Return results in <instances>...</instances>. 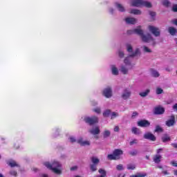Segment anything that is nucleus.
I'll return each instance as SVG.
<instances>
[{
  "instance_id": "nucleus-8",
  "label": "nucleus",
  "mask_w": 177,
  "mask_h": 177,
  "mask_svg": "<svg viewBox=\"0 0 177 177\" xmlns=\"http://www.w3.org/2000/svg\"><path fill=\"white\" fill-rule=\"evenodd\" d=\"M130 5L136 8H142V0H130Z\"/></svg>"
},
{
  "instance_id": "nucleus-60",
  "label": "nucleus",
  "mask_w": 177,
  "mask_h": 177,
  "mask_svg": "<svg viewBox=\"0 0 177 177\" xmlns=\"http://www.w3.org/2000/svg\"><path fill=\"white\" fill-rule=\"evenodd\" d=\"M109 12H110V13H113V8H110Z\"/></svg>"
},
{
  "instance_id": "nucleus-51",
  "label": "nucleus",
  "mask_w": 177,
  "mask_h": 177,
  "mask_svg": "<svg viewBox=\"0 0 177 177\" xmlns=\"http://www.w3.org/2000/svg\"><path fill=\"white\" fill-rule=\"evenodd\" d=\"M77 169H78V167L77 166H73L71 167V171H77Z\"/></svg>"
},
{
  "instance_id": "nucleus-23",
  "label": "nucleus",
  "mask_w": 177,
  "mask_h": 177,
  "mask_svg": "<svg viewBox=\"0 0 177 177\" xmlns=\"http://www.w3.org/2000/svg\"><path fill=\"white\" fill-rule=\"evenodd\" d=\"M168 32H169L170 35H176L177 30L174 27H169Z\"/></svg>"
},
{
  "instance_id": "nucleus-2",
  "label": "nucleus",
  "mask_w": 177,
  "mask_h": 177,
  "mask_svg": "<svg viewBox=\"0 0 177 177\" xmlns=\"http://www.w3.org/2000/svg\"><path fill=\"white\" fill-rule=\"evenodd\" d=\"M44 165L45 167H46V168L53 171L54 174H56L57 175L62 174V165L60 164V162L54 160L52 165H50L49 162H44Z\"/></svg>"
},
{
  "instance_id": "nucleus-61",
  "label": "nucleus",
  "mask_w": 177,
  "mask_h": 177,
  "mask_svg": "<svg viewBox=\"0 0 177 177\" xmlns=\"http://www.w3.org/2000/svg\"><path fill=\"white\" fill-rule=\"evenodd\" d=\"M42 177H48V174H43Z\"/></svg>"
},
{
  "instance_id": "nucleus-53",
  "label": "nucleus",
  "mask_w": 177,
  "mask_h": 177,
  "mask_svg": "<svg viewBox=\"0 0 177 177\" xmlns=\"http://www.w3.org/2000/svg\"><path fill=\"white\" fill-rule=\"evenodd\" d=\"M137 153H138V151H131V152L130 153V154H131V156H136V154H137Z\"/></svg>"
},
{
  "instance_id": "nucleus-4",
  "label": "nucleus",
  "mask_w": 177,
  "mask_h": 177,
  "mask_svg": "<svg viewBox=\"0 0 177 177\" xmlns=\"http://www.w3.org/2000/svg\"><path fill=\"white\" fill-rule=\"evenodd\" d=\"M148 30L149 32H151L154 37H160V35L161 34V31L160 30V28L154 26L149 25L148 26Z\"/></svg>"
},
{
  "instance_id": "nucleus-10",
  "label": "nucleus",
  "mask_w": 177,
  "mask_h": 177,
  "mask_svg": "<svg viewBox=\"0 0 177 177\" xmlns=\"http://www.w3.org/2000/svg\"><path fill=\"white\" fill-rule=\"evenodd\" d=\"M141 8H147L150 9V8H153V4H151V2L150 1L141 0Z\"/></svg>"
},
{
  "instance_id": "nucleus-29",
  "label": "nucleus",
  "mask_w": 177,
  "mask_h": 177,
  "mask_svg": "<svg viewBox=\"0 0 177 177\" xmlns=\"http://www.w3.org/2000/svg\"><path fill=\"white\" fill-rule=\"evenodd\" d=\"M8 165H10V167H11L12 168H13V167H19V165L15 160H10V162H8Z\"/></svg>"
},
{
  "instance_id": "nucleus-44",
  "label": "nucleus",
  "mask_w": 177,
  "mask_h": 177,
  "mask_svg": "<svg viewBox=\"0 0 177 177\" xmlns=\"http://www.w3.org/2000/svg\"><path fill=\"white\" fill-rule=\"evenodd\" d=\"M135 168H136V167L135 166V165H127V169H135Z\"/></svg>"
},
{
  "instance_id": "nucleus-59",
  "label": "nucleus",
  "mask_w": 177,
  "mask_h": 177,
  "mask_svg": "<svg viewBox=\"0 0 177 177\" xmlns=\"http://www.w3.org/2000/svg\"><path fill=\"white\" fill-rule=\"evenodd\" d=\"M161 151H162V149H159L157 150V153H161Z\"/></svg>"
},
{
  "instance_id": "nucleus-20",
  "label": "nucleus",
  "mask_w": 177,
  "mask_h": 177,
  "mask_svg": "<svg viewBox=\"0 0 177 177\" xmlns=\"http://www.w3.org/2000/svg\"><path fill=\"white\" fill-rule=\"evenodd\" d=\"M130 13L131 15H136L137 16H140V15H142V10H138V9H132L130 11Z\"/></svg>"
},
{
  "instance_id": "nucleus-64",
  "label": "nucleus",
  "mask_w": 177,
  "mask_h": 177,
  "mask_svg": "<svg viewBox=\"0 0 177 177\" xmlns=\"http://www.w3.org/2000/svg\"><path fill=\"white\" fill-rule=\"evenodd\" d=\"M164 174H165V175H167V171H165Z\"/></svg>"
},
{
  "instance_id": "nucleus-47",
  "label": "nucleus",
  "mask_w": 177,
  "mask_h": 177,
  "mask_svg": "<svg viewBox=\"0 0 177 177\" xmlns=\"http://www.w3.org/2000/svg\"><path fill=\"white\" fill-rule=\"evenodd\" d=\"M93 111H95V113L97 114H100V108H95L93 109Z\"/></svg>"
},
{
  "instance_id": "nucleus-36",
  "label": "nucleus",
  "mask_w": 177,
  "mask_h": 177,
  "mask_svg": "<svg viewBox=\"0 0 177 177\" xmlns=\"http://www.w3.org/2000/svg\"><path fill=\"white\" fill-rule=\"evenodd\" d=\"M110 113H111V111L110 110H106L105 111H104L103 113V115L104 117H109V115H110Z\"/></svg>"
},
{
  "instance_id": "nucleus-28",
  "label": "nucleus",
  "mask_w": 177,
  "mask_h": 177,
  "mask_svg": "<svg viewBox=\"0 0 177 177\" xmlns=\"http://www.w3.org/2000/svg\"><path fill=\"white\" fill-rule=\"evenodd\" d=\"M99 174H100V176H98L97 177H106V171L102 169H100L98 170Z\"/></svg>"
},
{
  "instance_id": "nucleus-32",
  "label": "nucleus",
  "mask_w": 177,
  "mask_h": 177,
  "mask_svg": "<svg viewBox=\"0 0 177 177\" xmlns=\"http://www.w3.org/2000/svg\"><path fill=\"white\" fill-rule=\"evenodd\" d=\"M90 169L92 171V172H95V171H97V165L91 164L90 165Z\"/></svg>"
},
{
  "instance_id": "nucleus-15",
  "label": "nucleus",
  "mask_w": 177,
  "mask_h": 177,
  "mask_svg": "<svg viewBox=\"0 0 177 177\" xmlns=\"http://www.w3.org/2000/svg\"><path fill=\"white\" fill-rule=\"evenodd\" d=\"M122 150L121 149H115L113 151V155L115 156V158H116V160H120L121 156H122Z\"/></svg>"
},
{
  "instance_id": "nucleus-45",
  "label": "nucleus",
  "mask_w": 177,
  "mask_h": 177,
  "mask_svg": "<svg viewBox=\"0 0 177 177\" xmlns=\"http://www.w3.org/2000/svg\"><path fill=\"white\" fill-rule=\"evenodd\" d=\"M124 52L122 51V50H119L118 52V55H119V57H120L121 59H122V57H124Z\"/></svg>"
},
{
  "instance_id": "nucleus-21",
  "label": "nucleus",
  "mask_w": 177,
  "mask_h": 177,
  "mask_svg": "<svg viewBox=\"0 0 177 177\" xmlns=\"http://www.w3.org/2000/svg\"><path fill=\"white\" fill-rule=\"evenodd\" d=\"M110 135H111V131H110V130L109 129L104 130L102 133L103 138H104L105 139L107 138H110Z\"/></svg>"
},
{
  "instance_id": "nucleus-43",
  "label": "nucleus",
  "mask_w": 177,
  "mask_h": 177,
  "mask_svg": "<svg viewBox=\"0 0 177 177\" xmlns=\"http://www.w3.org/2000/svg\"><path fill=\"white\" fill-rule=\"evenodd\" d=\"M138 141L136 139L133 140L131 142H130V146H133V145H138Z\"/></svg>"
},
{
  "instance_id": "nucleus-40",
  "label": "nucleus",
  "mask_w": 177,
  "mask_h": 177,
  "mask_svg": "<svg viewBox=\"0 0 177 177\" xmlns=\"http://www.w3.org/2000/svg\"><path fill=\"white\" fill-rule=\"evenodd\" d=\"M162 92H164L162 88H156V94L157 95H161V93H162Z\"/></svg>"
},
{
  "instance_id": "nucleus-56",
  "label": "nucleus",
  "mask_w": 177,
  "mask_h": 177,
  "mask_svg": "<svg viewBox=\"0 0 177 177\" xmlns=\"http://www.w3.org/2000/svg\"><path fill=\"white\" fill-rule=\"evenodd\" d=\"M136 115H138V113L133 112L132 115V118H133V117H136Z\"/></svg>"
},
{
  "instance_id": "nucleus-33",
  "label": "nucleus",
  "mask_w": 177,
  "mask_h": 177,
  "mask_svg": "<svg viewBox=\"0 0 177 177\" xmlns=\"http://www.w3.org/2000/svg\"><path fill=\"white\" fill-rule=\"evenodd\" d=\"M162 142H169V140H171V138H169V136L165 135L162 138Z\"/></svg>"
},
{
  "instance_id": "nucleus-14",
  "label": "nucleus",
  "mask_w": 177,
  "mask_h": 177,
  "mask_svg": "<svg viewBox=\"0 0 177 177\" xmlns=\"http://www.w3.org/2000/svg\"><path fill=\"white\" fill-rule=\"evenodd\" d=\"M145 139H148L149 140H152V142H155L156 140V136L153 135L151 133H146L144 135Z\"/></svg>"
},
{
  "instance_id": "nucleus-39",
  "label": "nucleus",
  "mask_w": 177,
  "mask_h": 177,
  "mask_svg": "<svg viewBox=\"0 0 177 177\" xmlns=\"http://www.w3.org/2000/svg\"><path fill=\"white\" fill-rule=\"evenodd\" d=\"M108 159L109 160H117L115 156H114V153L108 155Z\"/></svg>"
},
{
  "instance_id": "nucleus-1",
  "label": "nucleus",
  "mask_w": 177,
  "mask_h": 177,
  "mask_svg": "<svg viewBox=\"0 0 177 177\" xmlns=\"http://www.w3.org/2000/svg\"><path fill=\"white\" fill-rule=\"evenodd\" d=\"M127 34H138V35L141 37L142 42H146L147 44H149V42H152V45H156V41L154 40V38H153V36H151L150 33H143V30H142L140 26L137 27L133 30H128Z\"/></svg>"
},
{
  "instance_id": "nucleus-22",
  "label": "nucleus",
  "mask_w": 177,
  "mask_h": 177,
  "mask_svg": "<svg viewBox=\"0 0 177 177\" xmlns=\"http://www.w3.org/2000/svg\"><path fill=\"white\" fill-rule=\"evenodd\" d=\"M115 8L119 10V12H125V8L120 3H116L115 4Z\"/></svg>"
},
{
  "instance_id": "nucleus-54",
  "label": "nucleus",
  "mask_w": 177,
  "mask_h": 177,
  "mask_svg": "<svg viewBox=\"0 0 177 177\" xmlns=\"http://www.w3.org/2000/svg\"><path fill=\"white\" fill-rule=\"evenodd\" d=\"M171 165H173V167H177V162L176 161L171 162Z\"/></svg>"
},
{
  "instance_id": "nucleus-34",
  "label": "nucleus",
  "mask_w": 177,
  "mask_h": 177,
  "mask_svg": "<svg viewBox=\"0 0 177 177\" xmlns=\"http://www.w3.org/2000/svg\"><path fill=\"white\" fill-rule=\"evenodd\" d=\"M162 6H165L166 8H168V6H169V5H171V3L168 0H164L162 2Z\"/></svg>"
},
{
  "instance_id": "nucleus-48",
  "label": "nucleus",
  "mask_w": 177,
  "mask_h": 177,
  "mask_svg": "<svg viewBox=\"0 0 177 177\" xmlns=\"http://www.w3.org/2000/svg\"><path fill=\"white\" fill-rule=\"evenodd\" d=\"M171 23V24H174V26H177V19H172Z\"/></svg>"
},
{
  "instance_id": "nucleus-49",
  "label": "nucleus",
  "mask_w": 177,
  "mask_h": 177,
  "mask_svg": "<svg viewBox=\"0 0 177 177\" xmlns=\"http://www.w3.org/2000/svg\"><path fill=\"white\" fill-rule=\"evenodd\" d=\"M10 175H12L13 176H16V175H17V172H16V171H11L10 172Z\"/></svg>"
},
{
  "instance_id": "nucleus-31",
  "label": "nucleus",
  "mask_w": 177,
  "mask_h": 177,
  "mask_svg": "<svg viewBox=\"0 0 177 177\" xmlns=\"http://www.w3.org/2000/svg\"><path fill=\"white\" fill-rule=\"evenodd\" d=\"M151 75L152 77H155L156 78L160 77V73H158V71L152 70L151 71Z\"/></svg>"
},
{
  "instance_id": "nucleus-46",
  "label": "nucleus",
  "mask_w": 177,
  "mask_h": 177,
  "mask_svg": "<svg viewBox=\"0 0 177 177\" xmlns=\"http://www.w3.org/2000/svg\"><path fill=\"white\" fill-rule=\"evenodd\" d=\"M70 142H71V143H74V142H77V140H75V138H74L73 136H71L69 138Z\"/></svg>"
},
{
  "instance_id": "nucleus-35",
  "label": "nucleus",
  "mask_w": 177,
  "mask_h": 177,
  "mask_svg": "<svg viewBox=\"0 0 177 177\" xmlns=\"http://www.w3.org/2000/svg\"><path fill=\"white\" fill-rule=\"evenodd\" d=\"M143 50L146 53H151V49L149 48L147 46H144L143 47Z\"/></svg>"
},
{
  "instance_id": "nucleus-30",
  "label": "nucleus",
  "mask_w": 177,
  "mask_h": 177,
  "mask_svg": "<svg viewBox=\"0 0 177 177\" xmlns=\"http://www.w3.org/2000/svg\"><path fill=\"white\" fill-rule=\"evenodd\" d=\"M91 161L93 165H97V164L100 162V160H99V158H97L96 157H93L91 158Z\"/></svg>"
},
{
  "instance_id": "nucleus-26",
  "label": "nucleus",
  "mask_w": 177,
  "mask_h": 177,
  "mask_svg": "<svg viewBox=\"0 0 177 177\" xmlns=\"http://www.w3.org/2000/svg\"><path fill=\"white\" fill-rule=\"evenodd\" d=\"M161 158H162L161 155H156L153 157V161L154 162H156L157 164H158V162L161 161Z\"/></svg>"
},
{
  "instance_id": "nucleus-57",
  "label": "nucleus",
  "mask_w": 177,
  "mask_h": 177,
  "mask_svg": "<svg viewBox=\"0 0 177 177\" xmlns=\"http://www.w3.org/2000/svg\"><path fill=\"white\" fill-rule=\"evenodd\" d=\"M118 177H125V174H120Z\"/></svg>"
},
{
  "instance_id": "nucleus-16",
  "label": "nucleus",
  "mask_w": 177,
  "mask_h": 177,
  "mask_svg": "<svg viewBox=\"0 0 177 177\" xmlns=\"http://www.w3.org/2000/svg\"><path fill=\"white\" fill-rule=\"evenodd\" d=\"M125 21L127 24H136L138 19L133 17H127L125 19Z\"/></svg>"
},
{
  "instance_id": "nucleus-63",
  "label": "nucleus",
  "mask_w": 177,
  "mask_h": 177,
  "mask_svg": "<svg viewBox=\"0 0 177 177\" xmlns=\"http://www.w3.org/2000/svg\"><path fill=\"white\" fill-rule=\"evenodd\" d=\"M0 177H5L2 174L0 173Z\"/></svg>"
},
{
  "instance_id": "nucleus-25",
  "label": "nucleus",
  "mask_w": 177,
  "mask_h": 177,
  "mask_svg": "<svg viewBox=\"0 0 177 177\" xmlns=\"http://www.w3.org/2000/svg\"><path fill=\"white\" fill-rule=\"evenodd\" d=\"M127 52H129V53H131V55H132V53H135V51H133V48H132V46L131 44H127Z\"/></svg>"
},
{
  "instance_id": "nucleus-52",
  "label": "nucleus",
  "mask_w": 177,
  "mask_h": 177,
  "mask_svg": "<svg viewBox=\"0 0 177 177\" xmlns=\"http://www.w3.org/2000/svg\"><path fill=\"white\" fill-rule=\"evenodd\" d=\"M118 131H120V127H118V126H115L114 127V131L115 132H118Z\"/></svg>"
},
{
  "instance_id": "nucleus-38",
  "label": "nucleus",
  "mask_w": 177,
  "mask_h": 177,
  "mask_svg": "<svg viewBox=\"0 0 177 177\" xmlns=\"http://www.w3.org/2000/svg\"><path fill=\"white\" fill-rule=\"evenodd\" d=\"M118 171H124V166L122 165H118L116 166Z\"/></svg>"
},
{
  "instance_id": "nucleus-58",
  "label": "nucleus",
  "mask_w": 177,
  "mask_h": 177,
  "mask_svg": "<svg viewBox=\"0 0 177 177\" xmlns=\"http://www.w3.org/2000/svg\"><path fill=\"white\" fill-rule=\"evenodd\" d=\"M171 146H173V147H175L176 149H177V144H171Z\"/></svg>"
},
{
  "instance_id": "nucleus-18",
  "label": "nucleus",
  "mask_w": 177,
  "mask_h": 177,
  "mask_svg": "<svg viewBox=\"0 0 177 177\" xmlns=\"http://www.w3.org/2000/svg\"><path fill=\"white\" fill-rule=\"evenodd\" d=\"M111 70L113 75H118V68H117L115 65H111Z\"/></svg>"
},
{
  "instance_id": "nucleus-19",
  "label": "nucleus",
  "mask_w": 177,
  "mask_h": 177,
  "mask_svg": "<svg viewBox=\"0 0 177 177\" xmlns=\"http://www.w3.org/2000/svg\"><path fill=\"white\" fill-rule=\"evenodd\" d=\"M120 71H121L122 74H128L129 69L127 67V65H121L120 67Z\"/></svg>"
},
{
  "instance_id": "nucleus-27",
  "label": "nucleus",
  "mask_w": 177,
  "mask_h": 177,
  "mask_svg": "<svg viewBox=\"0 0 177 177\" xmlns=\"http://www.w3.org/2000/svg\"><path fill=\"white\" fill-rule=\"evenodd\" d=\"M131 132L134 133L135 135H139L140 134V130L138 129L137 127H133L131 129Z\"/></svg>"
},
{
  "instance_id": "nucleus-17",
  "label": "nucleus",
  "mask_w": 177,
  "mask_h": 177,
  "mask_svg": "<svg viewBox=\"0 0 177 177\" xmlns=\"http://www.w3.org/2000/svg\"><path fill=\"white\" fill-rule=\"evenodd\" d=\"M165 109H164L162 106H157L154 109V113L155 114H164Z\"/></svg>"
},
{
  "instance_id": "nucleus-37",
  "label": "nucleus",
  "mask_w": 177,
  "mask_h": 177,
  "mask_svg": "<svg viewBox=\"0 0 177 177\" xmlns=\"http://www.w3.org/2000/svg\"><path fill=\"white\" fill-rule=\"evenodd\" d=\"M120 115L117 112H113L111 113V120H113V118H117Z\"/></svg>"
},
{
  "instance_id": "nucleus-13",
  "label": "nucleus",
  "mask_w": 177,
  "mask_h": 177,
  "mask_svg": "<svg viewBox=\"0 0 177 177\" xmlns=\"http://www.w3.org/2000/svg\"><path fill=\"white\" fill-rule=\"evenodd\" d=\"M138 127L146 128L150 126V122L147 120H140L138 122Z\"/></svg>"
},
{
  "instance_id": "nucleus-24",
  "label": "nucleus",
  "mask_w": 177,
  "mask_h": 177,
  "mask_svg": "<svg viewBox=\"0 0 177 177\" xmlns=\"http://www.w3.org/2000/svg\"><path fill=\"white\" fill-rule=\"evenodd\" d=\"M149 93H150V90L147 89L145 91L140 93L139 95H140V96H141V97H146V96H147V95H149Z\"/></svg>"
},
{
  "instance_id": "nucleus-41",
  "label": "nucleus",
  "mask_w": 177,
  "mask_h": 177,
  "mask_svg": "<svg viewBox=\"0 0 177 177\" xmlns=\"http://www.w3.org/2000/svg\"><path fill=\"white\" fill-rule=\"evenodd\" d=\"M149 15L151 16L152 20H154V17H156V12L149 11Z\"/></svg>"
},
{
  "instance_id": "nucleus-50",
  "label": "nucleus",
  "mask_w": 177,
  "mask_h": 177,
  "mask_svg": "<svg viewBox=\"0 0 177 177\" xmlns=\"http://www.w3.org/2000/svg\"><path fill=\"white\" fill-rule=\"evenodd\" d=\"M172 10H173V12H177V5L176 4L173 6Z\"/></svg>"
},
{
  "instance_id": "nucleus-7",
  "label": "nucleus",
  "mask_w": 177,
  "mask_h": 177,
  "mask_svg": "<svg viewBox=\"0 0 177 177\" xmlns=\"http://www.w3.org/2000/svg\"><path fill=\"white\" fill-rule=\"evenodd\" d=\"M103 95L105 96V97H107L108 99H110L111 96H113V91L111 90V88L107 87L103 91Z\"/></svg>"
},
{
  "instance_id": "nucleus-12",
  "label": "nucleus",
  "mask_w": 177,
  "mask_h": 177,
  "mask_svg": "<svg viewBox=\"0 0 177 177\" xmlns=\"http://www.w3.org/2000/svg\"><path fill=\"white\" fill-rule=\"evenodd\" d=\"M77 142L79 145H80V146H89V145H91V142L88 140H84L82 138H79Z\"/></svg>"
},
{
  "instance_id": "nucleus-3",
  "label": "nucleus",
  "mask_w": 177,
  "mask_h": 177,
  "mask_svg": "<svg viewBox=\"0 0 177 177\" xmlns=\"http://www.w3.org/2000/svg\"><path fill=\"white\" fill-rule=\"evenodd\" d=\"M138 55H140V50H139V48L136 49L134 53L124 58V63L125 66H131L132 60H133V57H135V56H138Z\"/></svg>"
},
{
  "instance_id": "nucleus-9",
  "label": "nucleus",
  "mask_w": 177,
  "mask_h": 177,
  "mask_svg": "<svg viewBox=\"0 0 177 177\" xmlns=\"http://www.w3.org/2000/svg\"><path fill=\"white\" fill-rule=\"evenodd\" d=\"M89 132L91 135H99L100 133V127L99 126H94L89 130Z\"/></svg>"
},
{
  "instance_id": "nucleus-6",
  "label": "nucleus",
  "mask_w": 177,
  "mask_h": 177,
  "mask_svg": "<svg viewBox=\"0 0 177 177\" xmlns=\"http://www.w3.org/2000/svg\"><path fill=\"white\" fill-rule=\"evenodd\" d=\"M131 95H132V92L129 88H125L123 90L121 97L123 100H128L129 97H131Z\"/></svg>"
},
{
  "instance_id": "nucleus-11",
  "label": "nucleus",
  "mask_w": 177,
  "mask_h": 177,
  "mask_svg": "<svg viewBox=\"0 0 177 177\" xmlns=\"http://www.w3.org/2000/svg\"><path fill=\"white\" fill-rule=\"evenodd\" d=\"M175 124V116L174 115L170 116V118L166 121L167 127H174Z\"/></svg>"
},
{
  "instance_id": "nucleus-55",
  "label": "nucleus",
  "mask_w": 177,
  "mask_h": 177,
  "mask_svg": "<svg viewBox=\"0 0 177 177\" xmlns=\"http://www.w3.org/2000/svg\"><path fill=\"white\" fill-rule=\"evenodd\" d=\"M173 109H174V110H176V111H177V104H174V105L173 106Z\"/></svg>"
},
{
  "instance_id": "nucleus-5",
  "label": "nucleus",
  "mask_w": 177,
  "mask_h": 177,
  "mask_svg": "<svg viewBox=\"0 0 177 177\" xmlns=\"http://www.w3.org/2000/svg\"><path fill=\"white\" fill-rule=\"evenodd\" d=\"M84 121L86 122L87 124H89V125H93V124H97L99 122V118L96 116L93 117H84Z\"/></svg>"
},
{
  "instance_id": "nucleus-42",
  "label": "nucleus",
  "mask_w": 177,
  "mask_h": 177,
  "mask_svg": "<svg viewBox=\"0 0 177 177\" xmlns=\"http://www.w3.org/2000/svg\"><path fill=\"white\" fill-rule=\"evenodd\" d=\"M155 132H162V128L160 126H156Z\"/></svg>"
},
{
  "instance_id": "nucleus-62",
  "label": "nucleus",
  "mask_w": 177,
  "mask_h": 177,
  "mask_svg": "<svg viewBox=\"0 0 177 177\" xmlns=\"http://www.w3.org/2000/svg\"><path fill=\"white\" fill-rule=\"evenodd\" d=\"M174 175H176L177 176V170H174Z\"/></svg>"
}]
</instances>
